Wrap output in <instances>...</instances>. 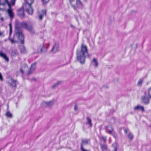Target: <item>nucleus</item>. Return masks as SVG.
I'll list each match as a JSON object with an SVG mask.
<instances>
[{
	"mask_svg": "<svg viewBox=\"0 0 151 151\" xmlns=\"http://www.w3.org/2000/svg\"><path fill=\"white\" fill-rule=\"evenodd\" d=\"M88 55V48L87 46L84 44H82L80 50L77 52V57L78 61L81 63H83Z\"/></svg>",
	"mask_w": 151,
	"mask_h": 151,
	"instance_id": "f257e3e1",
	"label": "nucleus"
},
{
	"mask_svg": "<svg viewBox=\"0 0 151 151\" xmlns=\"http://www.w3.org/2000/svg\"><path fill=\"white\" fill-rule=\"evenodd\" d=\"M24 39V36L21 31L18 28H16L15 34L14 36V40L15 42L23 43Z\"/></svg>",
	"mask_w": 151,
	"mask_h": 151,
	"instance_id": "7ed1b4c3",
	"label": "nucleus"
},
{
	"mask_svg": "<svg viewBox=\"0 0 151 151\" xmlns=\"http://www.w3.org/2000/svg\"><path fill=\"white\" fill-rule=\"evenodd\" d=\"M15 1V0H11V3L12 5H14V4Z\"/></svg>",
	"mask_w": 151,
	"mask_h": 151,
	"instance_id": "393cba45",
	"label": "nucleus"
},
{
	"mask_svg": "<svg viewBox=\"0 0 151 151\" xmlns=\"http://www.w3.org/2000/svg\"><path fill=\"white\" fill-rule=\"evenodd\" d=\"M26 4L23 6V9L26 10L29 14H31L33 12V10L31 6V5L34 2V0H24Z\"/></svg>",
	"mask_w": 151,
	"mask_h": 151,
	"instance_id": "20e7f679",
	"label": "nucleus"
},
{
	"mask_svg": "<svg viewBox=\"0 0 151 151\" xmlns=\"http://www.w3.org/2000/svg\"><path fill=\"white\" fill-rule=\"evenodd\" d=\"M91 64L95 67H96L98 65L97 60L96 59L93 58L92 60Z\"/></svg>",
	"mask_w": 151,
	"mask_h": 151,
	"instance_id": "9b49d317",
	"label": "nucleus"
},
{
	"mask_svg": "<svg viewBox=\"0 0 151 151\" xmlns=\"http://www.w3.org/2000/svg\"><path fill=\"white\" fill-rule=\"evenodd\" d=\"M21 52L22 53H24L26 52V50L24 47L22 46L21 47Z\"/></svg>",
	"mask_w": 151,
	"mask_h": 151,
	"instance_id": "6ab92c4d",
	"label": "nucleus"
},
{
	"mask_svg": "<svg viewBox=\"0 0 151 151\" xmlns=\"http://www.w3.org/2000/svg\"><path fill=\"white\" fill-rule=\"evenodd\" d=\"M106 130L107 132L110 134H112L113 129L110 126L107 127L106 128Z\"/></svg>",
	"mask_w": 151,
	"mask_h": 151,
	"instance_id": "ddd939ff",
	"label": "nucleus"
},
{
	"mask_svg": "<svg viewBox=\"0 0 151 151\" xmlns=\"http://www.w3.org/2000/svg\"><path fill=\"white\" fill-rule=\"evenodd\" d=\"M49 0H42V1L43 3H46L48 2Z\"/></svg>",
	"mask_w": 151,
	"mask_h": 151,
	"instance_id": "5701e85b",
	"label": "nucleus"
},
{
	"mask_svg": "<svg viewBox=\"0 0 151 151\" xmlns=\"http://www.w3.org/2000/svg\"><path fill=\"white\" fill-rule=\"evenodd\" d=\"M0 9L6 10L10 17H13L14 14L7 0H0Z\"/></svg>",
	"mask_w": 151,
	"mask_h": 151,
	"instance_id": "f03ea898",
	"label": "nucleus"
},
{
	"mask_svg": "<svg viewBox=\"0 0 151 151\" xmlns=\"http://www.w3.org/2000/svg\"><path fill=\"white\" fill-rule=\"evenodd\" d=\"M88 140L86 139H84L82 141V145H85L87 144L88 143Z\"/></svg>",
	"mask_w": 151,
	"mask_h": 151,
	"instance_id": "a211bd4d",
	"label": "nucleus"
},
{
	"mask_svg": "<svg viewBox=\"0 0 151 151\" xmlns=\"http://www.w3.org/2000/svg\"><path fill=\"white\" fill-rule=\"evenodd\" d=\"M71 6L75 8L79 7L81 6V2L80 0H70Z\"/></svg>",
	"mask_w": 151,
	"mask_h": 151,
	"instance_id": "0eeeda50",
	"label": "nucleus"
},
{
	"mask_svg": "<svg viewBox=\"0 0 151 151\" xmlns=\"http://www.w3.org/2000/svg\"><path fill=\"white\" fill-rule=\"evenodd\" d=\"M24 26L23 25V26L24 27H26V26L27 25L25 23H24Z\"/></svg>",
	"mask_w": 151,
	"mask_h": 151,
	"instance_id": "c756f323",
	"label": "nucleus"
},
{
	"mask_svg": "<svg viewBox=\"0 0 151 151\" xmlns=\"http://www.w3.org/2000/svg\"><path fill=\"white\" fill-rule=\"evenodd\" d=\"M81 148L82 151H87V150H85L83 148L82 146H81Z\"/></svg>",
	"mask_w": 151,
	"mask_h": 151,
	"instance_id": "bb28decb",
	"label": "nucleus"
},
{
	"mask_svg": "<svg viewBox=\"0 0 151 151\" xmlns=\"http://www.w3.org/2000/svg\"><path fill=\"white\" fill-rule=\"evenodd\" d=\"M143 81L142 79H139L137 82V85L139 86H141Z\"/></svg>",
	"mask_w": 151,
	"mask_h": 151,
	"instance_id": "dca6fc26",
	"label": "nucleus"
},
{
	"mask_svg": "<svg viewBox=\"0 0 151 151\" xmlns=\"http://www.w3.org/2000/svg\"><path fill=\"white\" fill-rule=\"evenodd\" d=\"M1 21H2L3 20V19L2 18H1Z\"/></svg>",
	"mask_w": 151,
	"mask_h": 151,
	"instance_id": "473e14b6",
	"label": "nucleus"
},
{
	"mask_svg": "<svg viewBox=\"0 0 151 151\" xmlns=\"http://www.w3.org/2000/svg\"><path fill=\"white\" fill-rule=\"evenodd\" d=\"M56 100L52 99L49 101H44L42 103V105L44 106L51 107L55 103Z\"/></svg>",
	"mask_w": 151,
	"mask_h": 151,
	"instance_id": "423d86ee",
	"label": "nucleus"
},
{
	"mask_svg": "<svg viewBox=\"0 0 151 151\" xmlns=\"http://www.w3.org/2000/svg\"><path fill=\"white\" fill-rule=\"evenodd\" d=\"M18 13L19 15L23 17L24 15V13L23 10L21 9H19L18 10Z\"/></svg>",
	"mask_w": 151,
	"mask_h": 151,
	"instance_id": "2eb2a0df",
	"label": "nucleus"
},
{
	"mask_svg": "<svg viewBox=\"0 0 151 151\" xmlns=\"http://www.w3.org/2000/svg\"><path fill=\"white\" fill-rule=\"evenodd\" d=\"M35 64H32L30 69V71L32 72L35 69Z\"/></svg>",
	"mask_w": 151,
	"mask_h": 151,
	"instance_id": "f3484780",
	"label": "nucleus"
},
{
	"mask_svg": "<svg viewBox=\"0 0 151 151\" xmlns=\"http://www.w3.org/2000/svg\"><path fill=\"white\" fill-rule=\"evenodd\" d=\"M9 29H10V34H11L12 31V25L11 24H9Z\"/></svg>",
	"mask_w": 151,
	"mask_h": 151,
	"instance_id": "4be33fe9",
	"label": "nucleus"
},
{
	"mask_svg": "<svg viewBox=\"0 0 151 151\" xmlns=\"http://www.w3.org/2000/svg\"><path fill=\"white\" fill-rule=\"evenodd\" d=\"M50 43L48 42L45 43L44 45L40 46L39 49L41 52H44L46 51V49L49 47Z\"/></svg>",
	"mask_w": 151,
	"mask_h": 151,
	"instance_id": "6e6552de",
	"label": "nucleus"
},
{
	"mask_svg": "<svg viewBox=\"0 0 151 151\" xmlns=\"http://www.w3.org/2000/svg\"><path fill=\"white\" fill-rule=\"evenodd\" d=\"M124 132L125 133H127V130L126 129H124Z\"/></svg>",
	"mask_w": 151,
	"mask_h": 151,
	"instance_id": "c85d7f7f",
	"label": "nucleus"
},
{
	"mask_svg": "<svg viewBox=\"0 0 151 151\" xmlns=\"http://www.w3.org/2000/svg\"><path fill=\"white\" fill-rule=\"evenodd\" d=\"M129 138L130 139H132L133 138V135L132 134L129 133L128 135Z\"/></svg>",
	"mask_w": 151,
	"mask_h": 151,
	"instance_id": "412c9836",
	"label": "nucleus"
},
{
	"mask_svg": "<svg viewBox=\"0 0 151 151\" xmlns=\"http://www.w3.org/2000/svg\"><path fill=\"white\" fill-rule=\"evenodd\" d=\"M0 56L3 58L6 61L8 62L9 60L8 58L4 53L1 52H0Z\"/></svg>",
	"mask_w": 151,
	"mask_h": 151,
	"instance_id": "9d476101",
	"label": "nucleus"
},
{
	"mask_svg": "<svg viewBox=\"0 0 151 151\" xmlns=\"http://www.w3.org/2000/svg\"><path fill=\"white\" fill-rule=\"evenodd\" d=\"M7 82L8 85L11 87H14L16 85V81L11 78H8Z\"/></svg>",
	"mask_w": 151,
	"mask_h": 151,
	"instance_id": "1a4fd4ad",
	"label": "nucleus"
},
{
	"mask_svg": "<svg viewBox=\"0 0 151 151\" xmlns=\"http://www.w3.org/2000/svg\"><path fill=\"white\" fill-rule=\"evenodd\" d=\"M149 98H151V87L148 89L147 91L145 92L144 96H142V102L145 103H148Z\"/></svg>",
	"mask_w": 151,
	"mask_h": 151,
	"instance_id": "39448f33",
	"label": "nucleus"
},
{
	"mask_svg": "<svg viewBox=\"0 0 151 151\" xmlns=\"http://www.w3.org/2000/svg\"><path fill=\"white\" fill-rule=\"evenodd\" d=\"M88 123H89V124L91 126V120H90V119H88Z\"/></svg>",
	"mask_w": 151,
	"mask_h": 151,
	"instance_id": "b1692460",
	"label": "nucleus"
},
{
	"mask_svg": "<svg viewBox=\"0 0 151 151\" xmlns=\"http://www.w3.org/2000/svg\"><path fill=\"white\" fill-rule=\"evenodd\" d=\"M6 115L8 117H12V114L9 112H7Z\"/></svg>",
	"mask_w": 151,
	"mask_h": 151,
	"instance_id": "aec40b11",
	"label": "nucleus"
},
{
	"mask_svg": "<svg viewBox=\"0 0 151 151\" xmlns=\"http://www.w3.org/2000/svg\"><path fill=\"white\" fill-rule=\"evenodd\" d=\"M58 49V47L57 45H55L53 47L52 49V51L53 52H57Z\"/></svg>",
	"mask_w": 151,
	"mask_h": 151,
	"instance_id": "4468645a",
	"label": "nucleus"
},
{
	"mask_svg": "<svg viewBox=\"0 0 151 151\" xmlns=\"http://www.w3.org/2000/svg\"><path fill=\"white\" fill-rule=\"evenodd\" d=\"M0 80L1 81H3V78L1 74L0 73Z\"/></svg>",
	"mask_w": 151,
	"mask_h": 151,
	"instance_id": "a878e982",
	"label": "nucleus"
},
{
	"mask_svg": "<svg viewBox=\"0 0 151 151\" xmlns=\"http://www.w3.org/2000/svg\"><path fill=\"white\" fill-rule=\"evenodd\" d=\"M114 151H116V147H115Z\"/></svg>",
	"mask_w": 151,
	"mask_h": 151,
	"instance_id": "7c9ffc66",
	"label": "nucleus"
},
{
	"mask_svg": "<svg viewBox=\"0 0 151 151\" xmlns=\"http://www.w3.org/2000/svg\"><path fill=\"white\" fill-rule=\"evenodd\" d=\"M76 109H77L76 107V106H75V108H74V109L75 110H76Z\"/></svg>",
	"mask_w": 151,
	"mask_h": 151,
	"instance_id": "2f4dec72",
	"label": "nucleus"
},
{
	"mask_svg": "<svg viewBox=\"0 0 151 151\" xmlns=\"http://www.w3.org/2000/svg\"><path fill=\"white\" fill-rule=\"evenodd\" d=\"M42 15H40V16H39V19H40L41 20L42 19Z\"/></svg>",
	"mask_w": 151,
	"mask_h": 151,
	"instance_id": "cd10ccee",
	"label": "nucleus"
},
{
	"mask_svg": "<svg viewBox=\"0 0 151 151\" xmlns=\"http://www.w3.org/2000/svg\"><path fill=\"white\" fill-rule=\"evenodd\" d=\"M134 109L135 110H140L142 111H144V108L143 107L141 106H137L134 107Z\"/></svg>",
	"mask_w": 151,
	"mask_h": 151,
	"instance_id": "f8f14e48",
	"label": "nucleus"
}]
</instances>
